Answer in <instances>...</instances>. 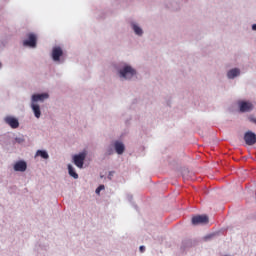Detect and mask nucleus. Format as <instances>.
Segmentation results:
<instances>
[{
    "mask_svg": "<svg viewBox=\"0 0 256 256\" xmlns=\"http://www.w3.org/2000/svg\"><path fill=\"white\" fill-rule=\"evenodd\" d=\"M135 69L131 66H125L122 70H120V77L123 79H131L133 76L136 75Z\"/></svg>",
    "mask_w": 256,
    "mask_h": 256,
    "instance_id": "nucleus-1",
    "label": "nucleus"
},
{
    "mask_svg": "<svg viewBox=\"0 0 256 256\" xmlns=\"http://www.w3.org/2000/svg\"><path fill=\"white\" fill-rule=\"evenodd\" d=\"M27 38H28L27 40L23 41L24 47H32V48L37 47V35L33 33H29L27 35Z\"/></svg>",
    "mask_w": 256,
    "mask_h": 256,
    "instance_id": "nucleus-2",
    "label": "nucleus"
},
{
    "mask_svg": "<svg viewBox=\"0 0 256 256\" xmlns=\"http://www.w3.org/2000/svg\"><path fill=\"white\" fill-rule=\"evenodd\" d=\"M209 223V217L207 215H197L192 217V225H205Z\"/></svg>",
    "mask_w": 256,
    "mask_h": 256,
    "instance_id": "nucleus-3",
    "label": "nucleus"
},
{
    "mask_svg": "<svg viewBox=\"0 0 256 256\" xmlns=\"http://www.w3.org/2000/svg\"><path fill=\"white\" fill-rule=\"evenodd\" d=\"M240 113H249L253 111V103L247 101H239L238 102Z\"/></svg>",
    "mask_w": 256,
    "mask_h": 256,
    "instance_id": "nucleus-4",
    "label": "nucleus"
},
{
    "mask_svg": "<svg viewBox=\"0 0 256 256\" xmlns=\"http://www.w3.org/2000/svg\"><path fill=\"white\" fill-rule=\"evenodd\" d=\"M85 157H87V154H85V152H82L78 155L74 156V164L76 165V167H79V169H83V163L85 161Z\"/></svg>",
    "mask_w": 256,
    "mask_h": 256,
    "instance_id": "nucleus-5",
    "label": "nucleus"
},
{
    "mask_svg": "<svg viewBox=\"0 0 256 256\" xmlns=\"http://www.w3.org/2000/svg\"><path fill=\"white\" fill-rule=\"evenodd\" d=\"M61 57H63V48H61L60 46H55L52 49L53 61H61Z\"/></svg>",
    "mask_w": 256,
    "mask_h": 256,
    "instance_id": "nucleus-6",
    "label": "nucleus"
},
{
    "mask_svg": "<svg viewBox=\"0 0 256 256\" xmlns=\"http://www.w3.org/2000/svg\"><path fill=\"white\" fill-rule=\"evenodd\" d=\"M244 141L246 145H255L256 143V135L253 132H246L244 135Z\"/></svg>",
    "mask_w": 256,
    "mask_h": 256,
    "instance_id": "nucleus-7",
    "label": "nucleus"
},
{
    "mask_svg": "<svg viewBox=\"0 0 256 256\" xmlns=\"http://www.w3.org/2000/svg\"><path fill=\"white\" fill-rule=\"evenodd\" d=\"M5 123H7V125H9L12 129H17V127H19V120H17V118L11 117V116H7L4 119Z\"/></svg>",
    "mask_w": 256,
    "mask_h": 256,
    "instance_id": "nucleus-8",
    "label": "nucleus"
},
{
    "mask_svg": "<svg viewBox=\"0 0 256 256\" xmlns=\"http://www.w3.org/2000/svg\"><path fill=\"white\" fill-rule=\"evenodd\" d=\"M14 171H19L20 173H24L27 171V162L25 161H18L14 165Z\"/></svg>",
    "mask_w": 256,
    "mask_h": 256,
    "instance_id": "nucleus-9",
    "label": "nucleus"
},
{
    "mask_svg": "<svg viewBox=\"0 0 256 256\" xmlns=\"http://www.w3.org/2000/svg\"><path fill=\"white\" fill-rule=\"evenodd\" d=\"M114 149L118 155H123L125 153V144L120 141L114 142Z\"/></svg>",
    "mask_w": 256,
    "mask_h": 256,
    "instance_id": "nucleus-10",
    "label": "nucleus"
},
{
    "mask_svg": "<svg viewBox=\"0 0 256 256\" xmlns=\"http://www.w3.org/2000/svg\"><path fill=\"white\" fill-rule=\"evenodd\" d=\"M45 99H49V94H34L32 96L33 103H37L38 101H45Z\"/></svg>",
    "mask_w": 256,
    "mask_h": 256,
    "instance_id": "nucleus-11",
    "label": "nucleus"
},
{
    "mask_svg": "<svg viewBox=\"0 0 256 256\" xmlns=\"http://www.w3.org/2000/svg\"><path fill=\"white\" fill-rule=\"evenodd\" d=\"M31 107L36 119H39V117H41V108L39 107V104L32 103Z\"/></svg>",
    "mask_w": 256,
    "mask_h": 256,
    "instance_id": "nucleus-12",
    "label": "nucleus"
},
{
    "mask_svg": "<svg viewBox=\"0 0 256 256\" xmlns=\"http://www.w3.org/2000/svg\"><path fill=\"white\" fill-rule=\"evenodd\" d=\"M240 71L237 68L230 70L227 74L228 79H235L239 75Z\"/></svg>",
    "mask_w": 256,
    "mask_h": 256,
    "instance_id": "nucleus-13",
    "label": "nucleus"
},
{
    "mask_svg": "<svg viewBox=\"0 0 256 256\" xmlns=\"http://www.w3.org/2000/svg\"><path fill=\"white\" fill-rule=\"evenodd\" d=\"M68 173L70 177H73L74 179H79V174L75 172V168L71 164L68 165Z\"/></svg>",
    "mask_w": 256,
    "mask_h": 256,
    "instance_id": "nucleus-14",
    "label": "nucleus"
},
{
    "mask_svg": "<svg viewBox=\"0 0 256 256\" xmlns=\"http://www.w3.org/2000/svg\"><path fill=\"white\" fill-rule=\"evenodd\" d=\"M36 156L41 157L42 159H49V154L45 150H38Z\"/></svg>",
    "mask_w": 256,
    "mask_h": 256,
    "instance_id": "nucleus-15",
    "label": "nucleus"
},
{
    "mask_svg": "<svg viewBox=\"0 0 256 256\" xmlns=\"http://www.w3.org/2000/svg\"><path fill=\"white\" fill-rule=\"evenodd\" d=\"M133 30L136 35H143V30L141 29V27L137 26V24H133Z\"/></svg>",
    "mask_w": 256,
    "mask_h": 256,
    "instance_id": "nucleus-16",
    "label": "nucleus"
},
{
    "mask_svg": "<svg viewBox=\"0 0 256 256\" xmlns=\"http://www.w3.org/2000/svg\"><path fill=\"white\" fill-rule=\"evenodd\" d=\"M103 189H105V185H100V186L96 189V194L99 195V193H101V191H103Z\"/></svg>",
    "mask_w": 256,
    "mask_h": 256,
    "instance_id": "nucleus-17",
    "label": "nucleus"
},
{
    "mask_svg": "<svg viewBox=\"0 0 256 256\" xmlns=\"http://www.w3.org/2000/svg\"><path fill=\"white\" fill-rule=\"evenodd\" d=\"M214 236H215V234H209V235H207V236L204 238V240H205V241H209V239H213Z\"/></svg>",
    "mask_w": 256,
    "mask_h": 256,
    "instance_id": "nucleus-18",
    "label": "nucleus"
},
{
    "mask_svg": "<svg viewBox=\"0 0 256 256\" xmlns=\"http://www.w3.org/2000/svg\"><path fill=\"white\" fill-rule=\"evenodd\" d=\"M249 121H251V123H255V125H256V118L250 117V118H249Z\"/></svg>",
    "mask_w": 256,
    "mask_h": 256,
    "instance_id": "nucleus-19",
    "label": "nucleus"
},
{
    "mask_svg": "<svg viewBox=\"0 0 256 256\" xmlns=\"http://www.w3.org/2000/svg\"><path fill=\"white\" fill-rule=\"evenodd\" d=\"M145 251V246H140V252L143 253Z\"/></svg>",
    "mask_w": 256,
    "mask_h": 256,
    "instance_id": "nucleus-20",
    "label": "nucleus"
},
{
    "mask_svg": "<svg viewBox=\"0 0 256 256\" xmlns=\"http://www.w3.org/2000/svg\"><path fill=\"white\" fill-rule=\"evenodd\" d=\"M111 177H113V172H110L108 175V179H111Z\"/></svg>",
    "mask_w": 256,
    "mask_h": 256,
    "instance_id": "nucleus-21",
    "label": "nucleus"
},
{
    "mask_svg": "<svg viewBox=\"0 0 256 256\" xmlns=\"http://www.w3.org/2000/svg\"><path fill=\"white\" fill-rule=\"evenodd\" d=\"M252 29H253V31H256V24L252 25Z\"/></svg>",
    "mask_w": 256,
    "mask_h": 256,
    "instance_id": "nucleus-22",
    "label": "nucleus"
}]
</instances>
